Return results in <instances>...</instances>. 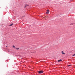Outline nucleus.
<instances>
[{
    "label": "nucleus",
    "mask_w": 75,
    "mask_h": 75,
    "mask_svg": "<svg viewBox=\"0 0 75 75\" xmlns=\"http://www.w3.org/2000/svg\"><path fill=\"white\" fill-rule=\"evenodd\" d=\"M6 47H7V46H6Z\"/></svg>",
    "instance_id": "12"
},
{
    "label": "nucleus",
    "mask_w": 75,
    "mask_h": 75,
    "mask_svg": "<svg viewBox=\"0 0 75 75\" xmlns=\"http://www.w3.org/2000/svg\"><path fill=\"white\" fill-rule=\"evenodd\" d=\"M27 6H28V5H26L25 6V7H27Z\"/></svg>",
    "instance_id": "7"
},
{
    "label": "nucleus",
    "mask_w": 75,
    "mask_h": 75,
    "mask_svg": "<svg viewBox=\"0 0 75 75\" xmlns=\"http://www.w3.org/2000/svg\"><path fill=\"white\" fill-rule=\"evenodd\" d=\"M75 54L73 55V56H75Z\"/></svg>",
    "instance_id": "9"
},
{
    "label": "nucleus",
    "mask_w": 75,
    "mask_h": 75,
    "mask_svg": "<svg viewBox=\"0 0 75 75\" xmlns=\"http://www.w3.org/2000/svg\"><path fill=\"white\" fill-rule=\"evenodd\" d=\"M48 16H46L45 17H43V18H48Z\"/></svg>",
    "instance_id": "4"
},
{
    "label": "nucleus",
    "mask_w": 75,
    "mask_h": 75,
    "mask_svg": "<svg viewBox=\"0 0 75 75\" xmlns=\"http://www.w3.org/2000/svg\"><path fill=\"white\" fill-rule=\"evenodd\" d=\"M61 52H62V54H63V55H65V53L64 52H63V51H62Z\"/></svg>",
    "instance_id": "3"
},
{
    "label": "nucleus",
    "mask_w": 75,
    "mask_h": 75,
    "mask_svg": "<svg viewBox=\"0 0 75 75\" xmlns=\"http://www.w3.org/2000/svg\"><path fill=\"white\" fill-rule=\"evenodd\" d=\"M49 11H50V10H47V12H46V13L49 14Z\"/></svg>",
    "instance_id": "2"
},
{
    "label": "nucleus",
    "mask_w": 75,
    "mask_h": 75,
    "mask_svg": "<svg viewBox=\"0 0 75 75\" xmlns=\"http://www.w3.org/2000/svg\"><path fill=\"white\" fill-rule=\"evenodd\" d=\"M68 66H71V65H68Z\"/></svg>",
    "instance_id": "11"
},
{
    "label": "nucleus",
    "mask_w": 75,
    "mask_h": 75,
    "mask_svg": "<svg viewBox=\"0 0 75 75\" xmlns=\"http://www.w3.org/2000/svg\"><path fill=\"white\" fill-rule=\"evenodd\" d=\"M19 48H16V50H19Z\"/></svg>",
    "instance_id": "10"
},
{
    "label": "nucleus",
    "mask_w": 75,
    "mask_h": 75,
    "mask_svg": "<svg viewBox=\"0 0 75 75\" xmlns=\"http://www.w3.org/2000/svg\"><path fill=\"white\" fill-rule=\"evenodd\" d=\"M61 61H62V59H60V60H58V62H60Z\"/></svg>",
    "instance_id": "5"
},
{
    "label": "nucleus",
    "mask_w": 75,
    "mask_h": 75,
    "mask_svg": "<svg viewBox=\"0 0 75 75\" xmlns=\"http://www.w3.org/2000/svg\"><path fill=\"white\" fill-rule=\"evenodd\" d=\"M44 72V71H38V73L39 74H42L43 73V72Z\"/></svg>",
    "instance_id": "1"
},
{
    "label": "nucleus",
    "mask_w": 75,
    "mask_h": 75,
    "mask_svg": "<svg viewBox=\"0 0 75 75\" xmlns=\"http://www.w3.org/2000/svg\"><path fill=\"white\" fill-rule=\"evenodd\" d=\"M13 25V24H11V25H9V26H12V25Z\"/></svg>",
    "instance_id": "6"
},
{
    "label": "nucleus",
    "mask_w": 75,
    "mask_h": 75,
    "mask_svg": "<svg viewBox=\"0 0 75 75\" xmlns=\"http://www.w3.org/2000/svg\"><path fill=\"white\" fill-rule=\"evenodd\" d=\"M13 47H14V48H15V46H14V45H13Z\"/></svg>",
    "instance_id": "8"
}]
</instances>
